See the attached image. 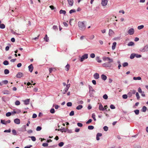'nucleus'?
<instances>
[{
  "label": "nucleus",
  "instance_id": "1",
  "mask_svg": "<svg viewBox=\"0 0 148 148\" xmlns=\"http://www.w3.org/2000/svg\"><path fill=\"white\" fill-rule=\"evenodd\" d=\"M85 22L79 21L78 23L79 29L81 31H84L86 28V26L84 25Z\"/></svg>",
  "mask_w": 148,
  "mask_h": 148
},
{
  "label": "nucleus",
  "instance_id": "2",
  "mask_svg": "<svg viewBox=\"0 0 148 148\" xmlns=\"http://www.w3.org/2000/svg\"><path fill=\"white\" fill-rule=\"evenodd\" d=\"M103 59L104 61H108L109 62H113V59L108 57L104 56L103 58Z\"/></svg>",
  "mask_w": 148,
  "mask_h": 148
},
{
  "label": "nucleus",
  "instance_id": "3",
  "mask_svg": "<svg viewBox=\"0 0 148 148\" xmlns=\"http://www.w3.org/2000/svg\"><path fill=\"white\" fill-rule=\"evenodd\" d=\"M88 58V54H85L82 56L80 59V61L82 62L85 59H86Z\"/></svg>",
  "mask_w": 148,
  "mask_h": 148
},
{
  "label": "nucleus",
  "instance_id": "4",
  "mask_svg": "<svg viewBox=\"0 0 148 148\" xmlns=\"http://www.w3.org/2000/svg\"><path fill=\"white\" fill-rule=\"evenodd\" d=\"M110 62H109L104 63L102 64V66L103 67H110L111 66V64L110 63Z\"/></svg>",
  "mask_w": 148,
  "mask_h": 148
},
{
  "label": "nucleus",
  "instance_id": "5",
  "mask_svg": "<svg viewBox=\"0 0 148 148\" xmlns=\"http://www.w3.org/2000/svg\"><path fill=\"white\" fill-rule=\"evenodd\" d=\"M140 51L143 52L148 51V45L145 46L143 48L141 49Z\"/></svg>",
  "mask_w": 148,
  "mask_h": 148
},
{
  "label": "nucleus",
  "instance_id": "6",
  "mask_svg": "<svg viewBox=\"0 0 148 148\" xmlns=\"http://www.w3.org/2000/svg\"><path fill=\"white\" fill-rule=\"evenodd\" d=\"M134 32V29L133 28H130L128 31V33L130 35L133 34Z\"/></svg>",
  "mask_w": 148,
  "mask_h": 148
},
{
  "label": "nucleus",
  "instance_id": "7",
  "mask_svg": "<svg viewBox=\"0 0 148 148\" xmlns=\"http://www.w3.org/2000/svg\"><path fill=\"white\" fill-rule=\"evenodd\" d=\"M108 2V0H102L101 4L103 6H106Z\"/></svg>",
  "mask_w": 148,
  "mask_h": 148
},
{
  "label": "nucleus",
  "instance_id": "8",
  "mask_svg": "<svg viewBox=\"0 0 148 148\" xmlns=\"http://www.w3.org/2000/svg\"><path fill=\"white\" fill-rule=\"evenodd\" d=\"M28 68H29V71L31 72L32 73L33 69V66L32 64H31L30 65H29Z\"/></svg>",
  "mask_w": 148,
  "mask_h": 148
},
{
  "label": "nucleus",
  "instance_id": "9",
  "mask_svg": "<svg viewBox=\"0 0 148 148\" xmlns=\"http://www.w3.org/2000/svg\"><path fill=\"white\" fill-rule=\"evenodd\" d=\"M98 104H99V109L102 111L104 110H105V108H103L101 103H99Z\"/></svg>",
  "mask_w": 148,
  "mask_h": 148
},
{
  "label": "nucleus",
  "instance_id": "10",
  "mask_svg": "<svg viewBox=\"0 0 148 148\" xmlns=\"http://www.w3.org/2000/svg\"><path fill=\"white\" fill-rule=\"evenodd\" d=\"M14 123L17 124H19L20 123V120L18 118L14 120Z\"/></svg>",
  "mask_w": 148,
  "mask_h": 148
},
{
  "label": "nucleus",
  "instance_id": "11",
  "mask_svg": "<svg viewBox=\"0 0 148 148\" xmlns=\"http://www.w3.org/2000/svg\"><path fill=\"white\" fill-rule=\"evenodd\" d=\"M23 75V74L21 72H18L17 74L16 77L18 78H20L22 77Z\"/></svg>",
  "mask_w": 148,
  "mask_h": 148
},
{
  "label": "nucleus",
  "instance_id": "12",
  "mask_svg": "<svg viewBox=\"0 0 148 148\" xmlns=\"http://www.w3.org/2000/svg\"><path fill=\"white\" fill-rule=\"evenodd\" d=\"M68 3L71 6H72L73 5V0H67Z\"/></svg>",
  "mask_w": 148,
  "mask_h": 148
},
{
  "label": "nucleus",
  "instance_id": "13",
  "mask_svg": "<svg viewBox=\"0 0 148 148\" xmlns=\"http://www.w3.org/2000/svg\"><path fill=\"white\" fill-rule=\"evenodd\" d=\"M94 78L95 79H98L99 78V75L98 73H95L93 75Z\"/></svg>",
  "mask_w": 148,
  "mask_h": 148
},
{
  "label": "nucleus",
  "instance_id": "14",
  "mask_svg": "<svg viewBox=\"0 0 148 148\" xmlns=\"http://www.w3.org/2000/svg\"><path fill=\"white\" fill-rule=\"evenodd\" d=\"M24 104L25 105H27L29 104V99H27L23 101Z\"/></svg>",
  "mask_w": 148,
  "mask_h": 148
},
{
  "label": "nucleus",
  "instance_id": "15",
  "mask_svg": "<svg viewBox=\"0 0 148 148\" xmlns=\"http://www.w3.org/2000/svg\"><path fill=\"white\" fill-rule=\"evenodd\" d=\"M101 77L102 79L104 81L106 80L107 78V76L104 74H102Z\"/></svg>",
  "mask_w": 148,
  "mask_h": 148
},
{
  "label": "nucleus",
  "instance_id": "16",
  "mask_svg": "<svg viewBox=\"0 0 148 148\" xmlns=\"http://www.w3.org/2000/svg\"><path fill=\"white\" fill-rule=\"evenodd\" d=\"M96 60L97 62L99 63H101L102 62L101 60L100 59V58L99 56L96 57Z\"/></svg>",
  "mask_w": 148,
  "mask_h": 148
},
{
  "label": "nucleus",
  "instance_id": "17",
  "mask_svg": "<svg viewBox=\"0 0 148 148\" xmlns=\"http://www.w3.org/2000/svg\"><path fill=\"white\" fill-rule=\"evenodd\" d=\"M114 33V32L112 29L109 30V35L110 36L112 35Z\"/></svg>",
  "mask_w": 148,
  "mask_h": 148
},
{
  "label": "nucleus",
  "instance_id": "18",
  "mask_svg": "<svg viewBox=\"0 0 148 148\" xmlns=\"http://www.w3.org/2000/svg\"><path fill=\"white\" fill-rule=\"evenodd\" d=\"M116 44V43L115 42H114L113 43L112 45V49L113 50H114L115 49Z\"/></svg>",
  "mask_w": 148,
  "mask_h": 148
},
{
  "label": "nucleus",
  "instance_id": "19",
  "mask_svg": "<svg viewBox=\"0 0 148 148\" xmlns=\"http://www.w3.org/2000/svg\"><path fill=\"white\" fill-rule=\"evenodd\" d=\"M60 14H63L64 15H65L66 13V12L65 10H61L60 11Z\"/></svg>",
  "mask_w": 148,
  "mask_h": 148
},
{
  "label": "nucleus",
  "instance_id": "20",
  "mask_svg": "<svg viewBox=\"0 0 148 148\" xmlns=\"http://www.w3.org/2000/svg\"><path fill=\"white\" fill-rule=\"evenodd\" d=\"M133 79L134 80H140L141 79V78L140 77H134L133 78Z\"/></svg>",
  "mask_w": 148,
  "mask_h": 148
},
{
  "label": "nucleus",
  "instance_id": "21",
  "mask_svg": "<svg viewBox=\"0 0 148 148\" xmlns=\"http://www.w3.org/2000/svg\"><path fill=\"white\" fill-rule=\"evenodd\" d=\"M69 64H67L65 67L66 70L67 71H68L69 69Z\"/></svg>",
  "mask_w": 148,
  "mask_h": 148
},
{
  "label": "nucleus",
  "instance_id": "22",
  "mask_svg": "<svg viewBox=\"0 0 148 148\" xmlns=\"http://www.w3.org/2000/svg\"><path fill=\"white\" fill-rule=\"evenodd\" d=\"M44 40L47 42H48L49 40V38L47 37V34L45 35V37L44 38Z\"/></svg>",
  "mask_w": 148,
  "mask_h": 148
},
{
  "label": "nucleus",
  "instance_id": "23",
  "mask_svg": "<svg viewBox=\"0 0 148 148\" xmlns=\"http://www.w3.org/2000/svg\"><path fill=\"white\" fill-rule=\"evenodd\" d=\"M59 130L61 132H66L67 131V129L64 128H63V129H61Z\"/></svg>",
  "mask_w": 148,
  "mask_h": 148
},
{
  "label": "nucleus",
  "instance_id": "24",
  "mask_svg": "<svg viewBox=\"0 0 148 148\" xmlns=\"http://www.w3.org/2000/svg\"><path fill=\"white\" fill-rule=\"evenodd\" d=\"M136 54L135 53H132V54L130 57V58L131 59H133L135 57Z\"/></svg>",
  "mask_w": 148,
  "mask_h": 148
},
{
  "label": "nucleus",
  "instance_id": "25",
  "mask_svg": "<svg viewBox=\"0 0 148 148\" xmlns=\"http://www.w3.org/2000/svg\"><path fill=\"white\" fill-rule=\"evenodd\" d=\"M83 108V106L82 105H80L78 106L77 107L76 109L78 110H81Z\"/></svg>",
  "mask_w": 148,
  "mask_h": 148
},
{
  "label": "nucleus",
  "instance_id": "26",
  "mask_svg": "<svg viewBox=\"0 0 148 148\" xmlns=\"http://www.w3.org/2000/svg\"><path fill=\"white\" fill-rule=\"evenodd\" d=\"M88 87H89V92H91V91H94V90H93V89L92 87L91 86H90V85H89Z\"/></svg>",
  "mask_w": 148,
  "mask_h": 148
},
{
  "label": "nucleus",
  "instance_id": "27",
  "mask_svg": "<svg viewBox=\"0 0 148 148\" xmlns=\"http://www.w3.org/2000/svg\"><path fill=\"white\" fill-rule=\"evenodd\" d=\"M3 94H10V92L8 90H4L3 92Z\"/></svg>",
  "mask_w": 148,
  "mask_h": 148
},
{
  "label": "nucleus",
  "instance_id": "28",
  "mask_svg": "<svg viewBox=\"0 0 148 148\" xmlns=\"http://www.w3.org/2000/svg\"><path fill=\"white\" fill-rule=\"evenodd\" d=\"M134 45V43L132 42H130L127 44V45L128 46H132Z\"/></svg>",
  "mask_w": 148,
  "mask_h": 148
},
{
  "label": "nucleus",
  "instance_id": "29",
  "mask_svg": "<svg viewBox=\"0 0 148 148\" xmlns=\"http://www.w3.org/2000/svg\"><path fill=\"white\" fill-rule=\"evenodd\" d=\"M147 108L145 106H143L142 108V111L143 112H145L147 110Z\"/></svg>",
  "mask_w": 148,
  "mask_h": 148
},
{
  "label": "nucleus",
  "instance_id": "30",
  "mask_svg": "<svg viewBox=\"0 0 148 148\" xmlns=\"http://www.w3.org/2000/svg\"><path fill=\"white\" fill-rule=\"evenodd\" d=\"M92 117L94 121H95L96 119L95 118V113H93L92 115Z\"/></svg>",
  "mask_w": 148,
  "mask_h": 148
},
{
  "label": "nucleus",
  "instance_id": "31",
  "mask_svg": "<svg viewBox=\"0 0 148 148\" xmlns=\"http://www.w3.org/2000/svg\"><path fill=\"white\" fill-rule=\"evenodd\" d=\"M29 137L33 141H35L36 140V138L34 136H29Z\"/></svg>",
  "mask_w": 148,
  "mask_h": 148
},
{
  "label": "nucleus",
  "instance_id": "32",
  "mask_svg": "<svg viewBox=\"0 0 148 148\" xmlns=\"http://www.w3.org/2000/svg\"><path fill=\"white\" fill-rule=\"evenodd\" d=\"M4 73L5 74H8L9 73V71L7 69H5L4 71Z\"/></svg>",
  "mask_w": 148,
  "mask_h": 148
},
{
  "label": "nucleus",
  "instance_id": "33",
  "mask_svg": "<svg viewBox=\"0 0 148 148\" xmlns=\"http://www.w3.org/2000/svg\"><path fill=\"white\" fill-rule=\"evenodd\" d=\"M5 27V26L3 24H1L0 25V28L1 29H3Z\"/></svg>",
  "mask_w": 148,
  "mask_h": 148
},
{
  "label": "nucleus",
  "instance_id": "34",
  "mask_svg": "<svg viewBox=\"0 0 148 148\" xmlns=\"http://www.w3.org/2000/svg\"><path fill=\"white\" fill-rule=\"evenodd\" d=\"M12 134L14 135H17V132L15 130H12Z\"/></svg>",
  "mask_w": 148,
  "mask_h": 148
},
{
  "label": "nucleus",
  "instance_id": "35",
  "mask_svg": "<svg viewBox=\"0 0 148 148\" xmlns=\"http://www.w3.org/2000/svg\"><path fill=\"white\" fill-rule=\"evenodd\" d=\"M144 26L143 25H141L138 27V29L139 30L142 29L144 28Z\"/></svg>",
  "mask_w": 148,
  "mask_h": 148
},
{
  "label": "nucleus",
  "instance_id": "36",
  "mask_svg": "<svg viewBox=\"0 0 148 148\" xmlns=\"http://www.w3.org/2000/svg\"><path fill=\"white\" fill-rule=\"evenodd\" d=\"M94 128V127L92 125H89L88 127V129L90 130H93Z\"/></svg>",
  "mask_w": 148,
  "mask_h": 148
},
{
  "label": "nucleus",
  "instance_id": "37",
  "mask_svg": "<svg viewBox=\"0 0 148 148\" xmlns=\"http://www.w3.org/2000/svg\"><path fill=\"white\" fill-rule=\"evenodd\" d=\"M3 64L5 65H7L9 64L7 60H5L3 62Z\"/></svg>",
  "mask_w": 148,
  "mask_h": 148
},
{
  "label": "nucleus",
  "instance_id": "38",
  "mask_svg": "<svg viewBox=\"0 0 148 148\" xmlns=\"http://www.w3.org/2000/svg\"><path fill=\"white\" fill-rule=\"evenodd\" d=\"M20 104V102L18 100L16 101L15 102V104L16 105L18 106Z\"/></svg>",
  "mask_w": 148,
  "mask_h": 148
},
{
  "label": "nucleus",
  "instance_id": "39",
  "mask_svg": "<svg viewBox=\"0 0 148 148\" xmlns=\"http://www.w3.org/2000/svg\"><path fill=\"white\" fill-rule=\"evenodd\" d=\"M42 129V127L40 126H38L36 128L37 131H40Z\"/></svg>",
  "mask_w": 148,
  "mask_h": 148
},
{
  "label": "nucleus",
  "instance_id": "40",
  "mask_svg": "<svg viewBox=\"0 0 148 148\" xmlns=\"http://www.w3.org/2000/svg\"><path fill=\"white\" fill-rule=\"evenodd\" d=\"M67 106L68 107L71 106L72 105V103L71 102H69L67 103Z\"/></svg>",
  "mask_w": 148,
  "mask_h": 148
},
{
  "label": "nucleus",
  "instance_id": "41",
  "mask_svg": "<svg viewBox=\"0 0 148 148\" xmlns=\"http://www.w3.org/2000/svg\"><path fill=\"white\" fill-rule=\"evenodd\" d=\"M134 111L136 115H138L139 113V110H135Z\"/></svg>",
  "mask_w": 148,
  "mask_h": 148
},
{
  "label": "nucleus",
  "instance_id": "42",
  "mask_svg": "<svg viewBox=\"0 0 148 148\" xmlns=\"http://www.w3.org/2000/svg\"><path fill=\"white\" fill-rule=\"evenodd\" d=\"M68 90L67 89H66V88H65L63 90L62 93L63 94H65L66 92H67Z\"/></svg>",
  "mask_w": 148,
  "mask_h": 148
},
{
  "label": "nucleus",
  "instance_id": "43",
  "mask_svg": "<svg viewBox=\"0 0 148 148\" xmlns=\"http://www.w3.org/2000/svg\"><path fill=\"white\" fill-rule=\"evenodd\" d=\"M64 144V143L63 142H61L58 144V146L60 147H62Z\"/></svg>",
  "mask_w": 148,
  "mask_h": 148
},
{
  "label": "nucleus",
  "instance_id": "44",
  "mask_svg": "<svg viewBox=\"0 0 148 148\" xmlns=\"http://www.w3.org/2000/svg\"><path fill=\"white\" fill-rule=\"evenodd\" d=\"M12 114V113L11 112H8L6 114V116L8 117L10 116Z\"/></svg>",
  "mask_w": 148,
  "mask_h": 148
},
{
  "label": "nucleus",
  "instance_id": "45",
  "mask_svg": "<svg viewBox=\"0 0 148 148\" xmlns=\"http://www.w3.org/2000/svg\"><path fill=\"white\" fill-rule=\"evenodd\" d=\"M94 91H92L91 92H89V93L90 94V97H92L93 96V92Z\"/></svg>",
  "mask_w": 148,
  "mask_h": 148
},
{
  "label": "nucleus",
  "instance_id": "46",
  "mask_svg": "<svg viewBox=\"0 0 148 148\" xmlns=\"http://www.w3.org/2000/svg\"><path fill=\"white\" fill-rule=\"evenodd\" d=\"M104 130L105 131H107L108 130V127L107 126H105L103 128Z\"/></svg>",
  "mask_w": 148,
  "mask_h": 148
},
{
  "label": "nucleus",
  "instance_id": "47",
  "mask_svg": "<svg viewBox=\"0 0 148 148\" xmlns=\"http://www.w3.org/2000/svg\"><path fill=\"white\" fill-rule=\"evenodd\" d=\"M128 63L125 62H124L123 64V66L125 67L126 66H127L128 65Z\"/></svg>",
  "mask_w": 148,
  "mask_h": 148
},
{
  "label": "nucleus",
  "instance_id": "48",
  "mask_svg": "<svg viewBox=\"0 0 148 148\" xmlns=\"http://www.w3.org/2000/svg\"><path fill=\"white\" fill-rule=\"evenodd\" d=\"M103 98L104 99H107L108 98V95L106 94H105L103 95Z\"/></svg>",
  "mask_w": 148,
  "mask_h": 148
},
{
  "label": "nucleus",
  "instance_id": "49",
  "mask_svg": "<svg viewBox=\"0 0 148 148\" xmlns=\"http://www.w3.org/2000/svg\"><path fill=\"white\" fill-rule=\"evenodd\" d=\"M75 12H76V11H75V9H72V10H71L69 11V13L70 14H71L72 13Z\"/></svg>",
  "mask_w": 148,
  "mask_h": 148
},
{
  "label": "nucleus",
  "instance_id": "50",
  "mask_svg": "<svg viewBox=\"0 0 148 148\" xmlns=\"http://www.w3.org/2000/svg\"><path fill=\"white\" fill-rule=\"evenodd\" d=\"M90 57L92 58H94L95 57V55L94 53H92L90 55Z\"/></svg>",
  "mask_w": 148,
  "mask_h": 148
},
{
  "label": "nucleus",
  "instance_id": "51",
  "mask_svg": "<svg viewBox=\"0 0 148 148\" xmlns=\"http://www.w3.org/2000/svg\"><path fill=\"white\" fill-rule=\"evenodd\" d=\"M48 145V144L47 143H44L42 144V146L44 147H47Z\"/></svg>",
  "mask_w": 148,
  "mask_h": 148
},
{
  "label": "nucleus",
  "instance_id": "52",
  "mask_svg": "<svg viewBox=\"0 0 148 148\" xmlns=\"http://www.w3.org/2000/svg\"><path fill=\"white\" fill-rule=\"evenodd\" d=\"M122 97L123 99H126L127 97V96L126 94L123 95L122 96Z\"/></svg>",
  "mask_w": 148,
  "mask_h": 148
},
{
  "label": "nucleus",
  "instance_id": "53",
  "mask_svg": "<svg viewBox=\"0 0 148 148\" xmlns=\"http://www.w3.org/2000/svg\"><path fill=\"white\" fill-rule=\"evenodd\" d=\"M74 115V112L73 111H72L69 113V115L70 116H72Z\"/></svg>",
  "mask_w": 148,
  "mask_h": 148
},
{
  "label": "nucleus",
  "instance_id": "54",
  "mask_svg": "<svg viewBox=\"0 0 148 148\" xmlns=\"http://www.w3.org/2000/svg\"><path fill=\"white\" fill-rule=\"evenodd\" d=\"M1 123L3 124L6 125V123H6L5 121L4 120H1Z\"/></svg>",
  "mask_w": 148,
  "mask_h": 148
},
{
  "label": "nucleus",
  "instance_id": "55",
  "mask_svg": "<svg viewBox=\"0 0 148 148\" xmlns=\"http://www.w3.org/2000/svg\"><path fill=\"white\" fill-rule=\"evenodd\" d=\"M136 96L137 97V99H139L140 98V96H139L138 93V92H137L136 93Z\"/></svg>",
  "mask_w": 148,
  "mask_h": 148
},
{
  "label": "nucleus",
  "instance_id": "56",
  "mask_svg": "<svg viewBox=\"0 0 148 148\" xmlns=\"http://www.w3.org/2000/svg\"><path fill=\"white\" fill-rule=\"evenodd\" d=\"M50 112L52 114L54 113L55 112V110L54 108H52L50 110Z\"/></svg>",
  "mask_w": 148,
  "mask_h": 148
},
{
  "label": "nucleus",
  "instance_id": "57",
  "mask_svg": "<svg viewBox=\"0 0 148 148\" xmlns=\"http://www.w3.org/2000/svg\"><path fill=\"white\" fill-rule=\"evenodd\" d=\"M11 130L10 129H9L8 130H5L4 131V132H8L10 133L11 132Z\"/></svg>",
  "mask_w": 148,
  "mask_h": 148
},
{
  "label": "nucleus",
  "instance_id": "58",
  "mask_svg": "<svg viewBox=\"0 0 148 148\" xmlns=\"http://www.w3.org/2000/svg\"><path fill=\"white\" fill-rule=\"evenodd\" d=\"M77 125L79 127H82L83 126V124L81 123H77Z\"/></svg>",
  "mask_w": 148,
  "mask_h": 148
},
{
  "label": "nucleus",
  "instance_id": "59",
  "mask_svg": "<svg viewBox=\"0 0 148 148\" xmlns=\"http://www.w3.org/2000/svg\"><path fill=\"white\" fill-rule=\"evenodd\" d=\"M2 82H3V84H8V82L7 80H5L4 81H2Z\"/></svg>",
  "mask_w": 148,
  "mask_h": 148
},
{
  "label": "nucleus",
  "instance_id": "60",
  "mask_svg": "<svg viewBox=\"0 0 148 148\" xmlns=\"http://www.w3.org/2000/svg\"><path fill=\"white\" fill-rule=\"evenodd\" d=\"M110 108L111 109H115V106L113 105H111L110 106Z\"/></svg>",
  "mask_w": 148,
  "mask_h": 148
},
{
  "label": "nucleus",
  "instance_id": "61",
  "mask_svg": "<svg viewBox=\"0 0 148 148\" xmlns=\"http://www.w3.org/2000/svg\"><path fill=\"white\" fill-rule=\"evenodd\" d=\"M92 121V120L91 119H89L86 122V124H89Z\"/></svg>",
  "mask_w": 148,
  "mask_h": 148
},
{
  "label": "nucleus",
  "instance_id": "62",
  "mask_svg": "<svg viewBox=\"0 0 148 148\" xmlns=\"http://www.w3.org/2000/svg\"><path fill=\"white\" fill-rule=\"evenodd\" d=\"M135 57L137 58H140L141 57V56L140 55L136 54Z\"/></svg>",
  "mask_w": 148,
  "mask_h": 148
},
{
  "label": "nucleus",
  "instance_id": "63",
  "mask_svg": "<svg viewBox=\"0 0 148 148\" xmlns=\"http://www.w3.org/2000/svg\"><path fill=\"white\" fill-rule=\"evenodd\" d=\"M66 86V87L65 88H66V89H67L68 90L69 88L70 87V84H67Z\"/></svg>",
  "mask_w": 148,
  "mask_h": 148
},
{
  "label": "nucleus",
  "instance_id": "64",
  "mask_svg": "<svg viewBox=\"0 0 148 148\" xmlns=\"http://www.w3.org/2000/svg\"><path fill=\"white\" fill-rule=\"evenodd\" d=\"M37 115L36 114H34L32 115V118H35L37 117Z\"/></svg>",
  "mask_w": 148,
  "mask_h": 148
}]
</instances>
